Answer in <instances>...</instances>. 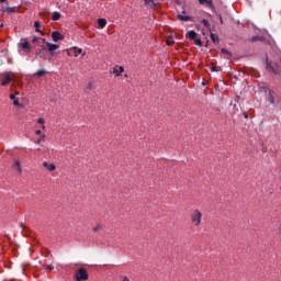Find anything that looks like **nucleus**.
Listing matches in <instances>:
<instances>
[{
	"instance_id": "f257e3e1",
	"label": "nucleus",
	"mask_w": 281,
	"mask_h": 281,
	"mask_svg": "<svg viewBox=\"0 0 281 281\" xmlns=\"http://www.w3.org/2000/svg\"><path fill=\"white\" fill-rule=\"evenodd\" d=\"M203 218V213L199 210H194L191 214V223L194 227H199L201 225V221Z\"/></svg>"
},
{
	"instance_id": "f03ea898",
	"label": "nucleus",
	"mask_w": 281,
	"mask_h": 281,
	"mask_svg": "<svg viewBox=\"0 0 281 281\" xmlns=\"http://www.w3.org/2000/svg\"><path fill=\"white\" fill-rule=\"evenodd\" d=\"M76 281H87L89 280V272H87V269L79 268L75 274Z\"/></svg>"
},
{
	"instance_id": "7ed1b4c3",
	"label": "nucleus",
	"mask_w": 281,
	"mask_h": 281,
	"mask_svg": "<svg viewBox=\"0 0 281 281\" xmlns=\"http://www.w3.org/2000/svg\"><path fill=\"white\" fill-rule=\"evenodd\" d=\"M261 91L265 93H268V101L270 104H276V97H273V93L271 92V89L268 87H260Z\"/></svg>"
},
{
	"instance_id": "20e7f679",
	"label": "nucleus",
	"mask_w": 281,
	"mask_h": 281,
	"mask_svg": "<svg viewBox=\"0 0 281 281\" xmlns=\"http://www.w3.org/2000/svg\"><path fill=\"white\" fill-rule=\"evenodd\" d=\"M266 68L268 71H272V74H279L278 64H272L269 59H267Z\"/></svg>"
},
{
	"instance_id": "39448f33",
	"label": "nucleus",
	"mask_w": 281,
	"mask_h": 281,
	"mask_svg": "<svg viewBox=\"0 0 281 281\" xmlns=\"http://www.w3.org/2000/svg\"><path fill=\"white\" fill-rule=\"evenodd\" d=\"M52 38H53L54 43H58V41H63V38H65V36H63V34H60V32L54 31L52 33Z\"/></svg>"
},
{
	"instance_id": "423d86ee",
	"label": "nucleus",
	"mask_w": 281,
	"mask_h": 281,
	"mask_svg": "<svg viewBox=\"0 0 281 281\" xmlns=\"http://www.w3.org/2000/svg\"><path fill=\"white\" fill-rule=\"evenodd\" d=\"M20 47L22 49H26L27 52H32V46H30L27 40H21Z\"/></svg>"
},
{
	"instance_id": "0eeeda50",
	"label": "nucleus",
	"mask_w": 281,
	"mask_h": 281,
	"mask_svg": "<svg viewBox=\"0 0 281 281\" xmlns=\"http://www.w3.org/2000/svg\"><path fill=\"white\" fill-rule=\"evenodd\" d=\"M46 47L50 54V56H54V50L58 49V44H52V43H46Z\"/></svg>"
},
{
	"instance_id": "6e6552de",
	"label": "nucleus",
	"mask_w": 281,
	"mask_h": 281,
	"mask_svg": "<svg viewBox=\"0 0 281 281\" xmlns=\"http://www.w3.org/2000/svg\"><path fill=\"white\" fill-rule=\"evenodd\" d=\"M43 168H46L48 172H54L56 170V165L54 164H48L47 161L43 162Z\"/></svg>"
},
{
	"instance_id": "1a4fd4ad",
	"label": "nucleus",
	"mask_w": 281,
	"mask_h": 281,
	"mask_svg": "<svg viewBox=\"0 0 281 281\" xmlns=\"http://www.w3.org/2000/svg\"><path fill=\"white\" fill-rule=\"evenodd\" d=\"M200 5H206V8H214L212 0H199Z\"/></svg>"
},
{
	"instance_id": "9d476101",
	"label": "nucleus",
	"mask_w": 281,
	"mask_h": 281,
	"mask_svg": "<svg viewBox=\"0 0 281 281\" xmlns=\"http://www.w3.org/2000/svg\"><path fill=\"white\" fill-rule=\"evenodd\" d=\"M11 81H12V78L9 75H5L1 81V86L7 87V85H10Z\"/></svg>"
},
{
	"instance_id": "9b49d317",
	"label": "nucleus",
	"mask_w": 281,
	"mask_h": 281,
	"mask_svg": "<svg viewBox=\"0 0 281 281\" xmlns=\"http://www.w3.org/2000/svg\"><path fill=\"white\" fill-rule=\"evenodd\" d=\"M113 74H115V76L120 77L121 74H124V67L119 66V67L113 68Z\"/></svg>"
},
{
	"instance_id": "f8f14e48",
	"label": "nucleus",
	"mask_w": 281,
	"mask_h": 281,
	"mask_svg": "<svg viewBox=\"0 0 281 281\" xmlns=\"http://www.w3.org/2000/svg\"><path fill=\"white\" fill-rule=\"evenodd\" d=\"M98 25L101 27V30H104V27H106V19H99Z\"/></svg>"
},
{
	"instance_id": "ddd939ff",
	"label": "nucleus",
	"mask_w": 281,
	"mask_h": 281,
	"mask_svg": "<svg viewBox=\"0 0 281 281\" xmlns=\"http://www.w3.org/2000/svg\"><path fill=\"white\" fill-rule=\"evenodd\" d=\"M179 21H192V16L178 14Z\"/></svg>"
},
{
	"instance_id": "4468645a",
	"label": "nucleus",
	"mask_w": 281,
	"mask_h": 281,
	"mask_svg": "<svg viewBox=\"0 0 281 281\" xmlns=\"http://www.w3.org/2000/svg\"><path fill=\"white\" fill-rule=\"evenodd\" d=\"M34 27H35V32H37L40 34H45V33H43V31L40 30L41 29V22L35 21L34 22Z\"/></svg>"
},
{
	"instance_id": "2eb2a0df",
	"label": "nucleus",
	"mask_w": 281,
	"mask_h": 281,
	"mask_svg": "<svg viewBox=\"0 0 281 281\" xmlns=\"http://www.w3.org/2000/svg\"><path fill=\"white\" fill-rule=\"evenodd\" d=\"M146 5H148V8H153L155 9L156 8V3H155V0H144Z\"/></svg>"
},
{
	"instance_id": "dca6fc26",
	"label": "nucleus",
	"mask_w": 281,
	"mask_h": 281,
	"mask_svg": "<svg viewBox=\"0 0 281 281\" xmlns=\"http://www.w3.org/2000/svg\"><path fill=\"white\" fill-rule=\"evenodd\" d=\"M3 10L5 12H8L9 14H12V13L16 12V7H7V8H3Z\"/></svg>"
},
{
	"instance_id": "f3484780",
	"label": "nucleus",
	"mask_w": 281,
	"mask_h": 281,
	"mask_svg": "<svg viewBox=\"0 0 281 281\" xmlns=\"http://www.w3.org/2000/svg\"><path fill=\"white\" fill-rule=\"evenodd\" d=\"M45 74H47V70L45 69H40L35 72V76H37V78H43V76H45Z\"/></svg>"
},
{
	"instance_id": "a211bd4d",
	"label": "nucleus",
	"mask_w": 281,
	"mask_h": 281,
	"mask_svg": "<svg viewBox=\"0 0 281 281\" xmlns=\"http://www.w3.org/2000/svg\"><path fill=\"white\" fill-rule=\"evenodd\" d=\"M60 12H58V11H55V12H53V18H52V20L53 21H60Z\"/></svg>"
},
{
	"instance_id": "6ab92c4d",
	"label": "nucleus",
	"mask_w": 281,
	"mask_h": 281,
	"mask_svg": "<svg viewBox=\"0 0 281 281\" xmlns=\"http://www.w3.org/2000/svg\"><path fill=\"white\" fill-rule=\"evenodd\" d=\"M13 168H15V170H18V172L21 175L22 169H21V161L16 160L13 165Z\"/></svg>"
},
{
	"instance_id": "aec40b11",
	"label": "nucleus",
	"mask_w": 281,
	"mask_h": 281,
	"mask_svg": "<svg viewBox=\"0 0 281 281\" xmlns=\"http://www.w3.org/2000/svg\"><path fill=\"white\" fill-rule=\"evenodd\" d=\"M187 36L191 40L194 41L196 38V32L190 31Z\"/></svg>"
},
{
	"instance_id": "412c9836",
	"label": "nucleus",
	"mask_w": 281,
	"mask_h": 281,
	"mask_svg": "<svg viewBox=\"0 0 281 281\" xmlns=\"http://www.w3.org/2000/svg\"><path fill=\"white\" fill-rule=\"evenodd\" d=\"M221 54H223L227 58H229L232 56V53L229 50H227V48H222Z\"/></svg>"
},
{
	"instance_id": "4be33fe9",
	"label": "nucleus",
	"mask_w": 281,
	"mask_h": 281,
	"mask_svg": "<svg viewBox=\"0 0 281 281\" xmlns=\"http://www.w3.org/2000/svg\"><path fill=\"white\" fill-rule=\"evenodd\" d=\"M211 41L212 43H218V35L211 33Z\"/></svg>"
},
{
	"instance_id": "5701e85b",
	"label": "nucleus",
	"mask_w": 281,
	"mask_h": 281,
	"mask_svg": "<svg viewBox=\"0 0 281 281\" xmlns=\"http://www.w3.org/2000/svg\"><path fill=\"white\" fill-rule=\"evenodd\" d=\"M202 24L204 25V27H206V30H210V27H211L210 21H207L206 19H203Z\"/></svg>"
},
{
	"instance_id": "b1692460",
	"label": "nucleus",
	"mask_w": 281,
	"mask_h": 281,
	"mask_svg": "<svg viewBox=\"0 0 281 281\" xmlns=\"http://www.w3.org/2000/svg\"><path fill=\"white\" fill-rule=\"evenodd\" d=\"M194 41V45H198V47H203V42H201V38H195Z\"/></svg>"
},
{
	"instance_id": "393cba45",
	"label": "nucleus",
	"mask_w": 281,
	"mask_h": 281,
	"mask_svg": "<svg viewBox=\"0 0 281 281\" xmlns=\"http://www.w3.org/2000/svg\"><path fill=\"white\" fill-rule=\"evenodd\" d=\"M37 124H42V128L45 130V119L40 117V119L37 120Z\"/></svg>"
},
{
	"instance_id": "a878e982",
	"label": "nucleus",
	"mask_w": 281,
	"mask_h": 281,
	"mask_svg": "<svg viewBox=\"0 0 281 281\" xmlns=\"http://www.w3.org/2000/svg\"><path fill=\"white\" fill-rule=\"evenodd\" d=\"M211 71H218V67L216 66V64H211Z\"/></svg>"
},
{
	"instance_id": "bb28decb",
	"label": "nucleus",
	"mask_w": 281,
	"mask_h": 281,
	"mask_svg": "<svg viewBox=\"0 0 281 281\" xmlns=\"http://www.w3.org/2000/svg\"><path fill=\"white\" fill-rule=\"evenodd\" d=\"M258 41H262V37H260V36H254V37L251 38V42H252V43H256V42H258Z\"/></svg>"
},
{
	"instance_id": "cd10ccee",
	"label": "nucleus",
	"mask_w": 281,
	"mask_h": 281,
	"mask_svg": "<svg viewBox=\"0 0 281 281\" xmlns=\"http://www.w3.org/2000/svg\"><path fill=\"white\" fill-rule=\"evenodd\" d=\"M102 229V225L98 224L95 227L92 228V232H100Z\"/></svg>"
},
{
	"instance_id": "c85d7f7f",
	"label": "nucleus",
	"mask_w": 281,
	"mask_h": 281,
	"mask_svg": "<svg viewBox=\"0 0 281 281\" xmlns=\"http://www.w3.org/2000/svg\"><path fill=\"white\" fill-rule=\"evenodd\" d=\"M45 139V134H42L40 138L37 139L36 144H41V142Z\"/></svg>"
},
{
	"instance_id": "c756f323",
	"label": "nucleus",
	"mask_w": 281,
	"mask_h": 281,
	"mask_svg": "<svg viewBox=\"0 0 281 281\" xmlns=\"http://www.w3.org/2000/svg\"><path fill=\"white\" fill-rule=\"evenodd\" d=\"M38 41H41V37L34 36L32 43H38Z\"/></svg>"
},
{
	"instance_id": "7c9ffc66",
	"label": "nucleus",
	"mask_w": 281,
	"mask_h": 281,
	"mask_svg": "<svg viewBox=\"0 0 281 281\" xmlns=\"http://www.w3.org/2000/svg\"><path fill=\"white\" fill-rule=\"evenodd\" d=\"M46 269H47V271H54V266L47 265V266H46Z\"/></svg>"
},
{
	"instance_id": "2f4dec72",
	"label": "nucleus",
	"mask_w": 281,
	"mask_h": 281,
	"mask_svg": "<svg viewBox=\"0 0 281 281\" xmlns=\"http://www.w3.org/2000/svg\"><path fill=\"white\" fill-rule=\"evenodd\" d=\"M87 89L91 91L93 89V83L89 82Z\"/></svg>"
},
{
	"instance_id": "473e14b6",
	"label": "nucleus",
	"mask_w": 281,
	"mask_h": 281,
	"mask_svg": "<svg viewBox=\"0 0 281 281\" xmlns=\"http://www.w3.org/2000/svg\"><path fill=\"white\" fill-rule=\"evenodd\" d=\"M13 104H14V106H19V99H13Z\"/></svg>"
},
{
	"instance_id": "72a5a7b5",
	"label": "nucleus",
	"mask_w": 281,
	"mask_h": 281,
	"mask_svg": "<svg viewBox=\"0 0 281 281\" xmlns=\"http://www.w3.org/2000/svg\"><path fill=\"white\" fill-rule=\"evenodd\" d=\"M9 98H10V100H16V95H14V94H10Z\"/></svg>"
},
{
	"instance_id": "f704fd0d",
	"label": "nucleus",
	"mask_w": 281,
	"mask_h": 281,
	"mask_svg": "<svg viewBox=\"0 0 281 281\" xmlns=\"http://www.w3.org/2000/svg\"><path fill=\"white\" fill-rule=\"evenodd\" d=\"M166 43H167V45L170 46V45H172L175 42H172V41H170V40H167Z\"/></svg>"
},
{
	"instance_id": "c9c22d12",
	"label": "nucleus",
	"mask_w": 281,
	"mask_h": 281,
	"mask_svg": "<svg viewBox=\"0 0 281 281\" xmlns=\"http://www.w3.org/2000/svg\"><path fill=\"white\" fill-rule=\"evenodd\" d=\"M42 133H43V132H41V130H37V131L35 132L36 135H43Z\"/></svg>"
},
{
	"instance_id": "e433bc0d",
	"label": "nucleus",
	"mask_w": 281,
	"mask_h": 281,
	"mask_svg": "<svg viewBox=\"0 0 281 281\" xmlns=\"http://www.w3.org/2000/svg\"><path fill=\"white\" fill-rule=\"evenodd\" d=\"M218 16H220V22L223 25V16L222 15H218Z\"/></svg>"
},
{
	"instance_id": "4c0bfd02",
	"label": "nucleus",
	"mask_w": 281,
	"mask_h": 281,
	"mask_svg": "<svg viewBox=\"0 0 281 281\" xmlns=\"http://www.w3.org/2000/svg\"><path fill=\"white\" fill-rule=\"evenodd\" d=\"M77 54H82V48H79V49L77 50Z\"/></svg>"
},
{
	"instance_id": "58836bf2",
	"label": "nucleus",
	"mask_w": 281,
	"mask_h": 281,
	"mask_svg": "<svg viewBox=\"0 0 281 281\" xmlns=\"http://www.w3.org/2000/svg\"><path fill=\"white\" fill-rule=\"evenodd\" d=\"M42 43H46V44H47V43H49V42H47V40L43 38V40H42Z\"/></svg>"
},
{
	"instance_id": "ea45409f",
	"label": "nucleus",
	"mask_w": 281,
	"mask_h": 281,
	"mask_svg": "<svg viewBox=\"0 0 281 281\" xmlns=\"http://www.w3.org/2000/svg\"><path fill=\"white\" fill-rule=\"evenodd\" d=\"M244 117L247 120L249 115H247V113H244Z\"/></svg>"
},
{
	"instance_id": "a19ab883",
	"label": "nucleus",
	"mask_w": 281,
	"mask_h": 281,
	"mask_svg": "<svg viewBox=\"0 0 281 281\" xmlns=\"http://www.w3.org/2000/svg\"><path fill=\"white\" fill-rule=\"evenodd\" d=\"M123 281H131V280H128L127 277H124V278H123Z\"/></svg>"
},
{
	"instance_id": "79ce46f5",
	"label": "nucleus",
	"mask_w": 281,
	"mask_h": 281,
	"mask_svg": "<svg viewBox=\"0 0 281 281\" xmlns=\"http://www.w3.org/2000/svg\"><path fill=\"white\" fill-rule=\"evenodd\" d=\"M279 232L281 234V222L279 223Z\"/></svg>"
},
{
	"instance_id": "37998d69",
	"label": "nucleus",
	"mask_w": 281,
	"mask_h": 281,
	"mask_svg": "<svg viewBox=\"0 0 281 281\" xmlns=\"http://www.w3.org/2000/svg\"><path fill=\"white\" fill-rule=\"evenodd\" d=\"M0 3H5V0H0Z\"/></svg>"
},
{
	"instance_id": "c03bdc74",
	"label": "nucleus",
	"mask_w": 281,
	"mask_h": 281,
	"mask_svg": "<svg viewBox=\"0 0 281 281\" xmlns=\"http://www.w3.org/2000/svg\"><path fill=\"white\" fill-rule=\"evenodd\" d=\"M47 256H49V251H46V255H45V257H47Z\"/></svg>"
},
{
	"instance_id": "a18cd8bd",
	"label": "nucleus",
	"mask_w": 281,
	"mask_h": 281,
	"mask_svg": "<svg viewBox=\"0 0 281 281\" xmlns=\"http://www.w3.org/2000/svg\"><path fill=\"white\" fill-rule=\"evenodd\" d=\"M22 229L24 228L23 224H21Z\"/></svg>"
},
{
	"instance_id": "49530a36",
	"label": "nucleus",
	"mask_w": 281,
	"mask_h": 281,
	"mask_svg": "<svg viewBox=\"0 0 281 281\" xmlns=\"http://www.w3.org/2000/svg\"><path fill=\"white\" fill-rule=\"evenodd\" d=\"M125 78H128V75H125Z\"/></svg>"
},
{
	"instance_id": "de8ad7c7",
	"label": "nucleus",
	"mask_w": 281,
	"mask_h": 281,
	"mask_svg": "<svg viewBox=\"0 0 281 281\" xmlns=\"http://www.w3.org/2000/svg\"><path fill=\"white\" fill-rule=\"evenodd\" d=\"M42 49H45V47H42Z\"/></svg>"
}]
</instances>
